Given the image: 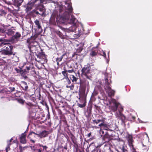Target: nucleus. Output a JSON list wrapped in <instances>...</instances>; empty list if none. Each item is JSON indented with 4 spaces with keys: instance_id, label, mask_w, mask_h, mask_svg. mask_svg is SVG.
I'll list each match as a JSON object with an SVG mask.
<instances>
[{
    "instance_id": "obj_1",
    "label": "nucleus",
    "mask_w": 152,
    "mask_h": 152,
    "mask_svg": "<svg viewBox=\"0 0 152 152\" xmlns=\"http://www.w3.org/2000/svg\"><path fill=\"white\" fill-rule=\"evenodd\" d=\"M89 84L88 81L81 80H80L79 99H82L84 101V103L82 104L78 103V105L79 107L83 108L85 106L86 102L87 94L89 90Z\"/></svg>"
},
{
    "instance_id": "obj_2",
    "label": "nucleus",
    "mask_w": 152,
    "mask_h": 152,
    "mask_svg": "<svg viewBox=\"0 0 152 152\" xmlns=\"http://www.w3.org/2000/svg\"><path fill=\"white\" fill-rule=\"evenodd\" d=\"M65 4L64 6L63 9L65 10L62 16L59 19V21L62 23H64L68 20L70 18V13L72 12L73 9L72 6V3L68 1L64 2Z\"/></svg>"
},
{
    "instance_id": "obj_3",
    "label": "nucleus",
    "mask_w": 152,
    "mask_h": 152,
    "mask_svg": "<svg viewBox=\"0 0 152 152\" xmlns=\"http://www.w3.org/2000/svg\"><path fill=\"white\" fill-rule=\"evenodd\" d=\"M5 44L4 49L0 51V55H7L8 56H11L12 55H14L15 53H14V46L10 43H4Z\"/></svg>"
},
{
    "instance_id": "obj_4",
    "label": "nucleus",
    "mask_w": 152,
    "mask_h": 152,
    "mask_svg": "<svg viewBox=\"0 0 152 152\" xmlns=\"http://www.w3.org/2000/svg\"><path fill=\"white\" fill-rule=\"evenodd\" d=\"M91 67L88 64L85 65L81 70V75L85 76L87 78L90 79V77L88 75L90 74Z\"/></svg>"
},
{
    "instance_id": "obj_5",
    "label": "nucleus",
    "mask_w": 152,
    "mask_h": 152,
    "mask_svg": "<svg viewBox=\"0 0 152 152\" xmlns=\"http://www.w3.org/2000/svg\"><path fill=\"white\" fill-rule=\"evenodd\" d=\"M32 134L37 135L39 137L41 138H42L47 137L49 134V132L48 131L45 130L42 131L39 134H38L32 131L31 132L29 133L28 135V137L31 138L30 136Z\"/></svg>"
},
{
    "instance_id": "obj_6",
    "label": "nucleus",
    "mask_w": 152,
    "mask_h": 152,
    "mask_svg": "<svg viewBox=\"0 0 152 152\" xmlns=\"http://www.w3.org/2000/svg\"><path fill=\"white\" fill-rule=\"evenodd\" d=\"M111 102L112 104L110 106V109L112 111L115 112L117 111V108L120 104L114 99H112Z\"/></svg>"
},
{
    "instance_id": "obj_7",
    "label": "nucleus",
    "mask_w": 152,
    "mask_h": 152,
    "mask_svg": "<svg viewBox=\"0 0 152 152\" xmlns=\"http://www.w3.org/2000/svg\"><path fill=\"white\" fill-rule=\"evenodd\" d=\"M34 23L35 25L36 30L38 31V33L39 34H41L43 31L41 23L39 20L36 19L34 21Z\"/></svg>"
},
{
    "instance_id": "obj_8",
    "label": "nucleus",
    "mask_w": 152,
    "mask_h": 152,
    "mask_svg": "<svg viewBox=\"0 0 152 152\" xmlns=\"http://www.w3.org/2000/svg\"><path fill=\"white\" fill-rule=\"evenodd\" d=\"M34 95L32 94L30 96V99L33 102H35V104H33L32 103L30 102H26L25 104L31 107H37V103L36 101V98L35 96H34Z\"/></svg>"
},
{
    "instance_id": "obj_9",
    "label": "nucleus",
    "mask_w": 152,
    "mask_h": 152,
    "mask_svg": "<svg viewBox=\"0 0 152 152\" xmlns=\"http://www.w3.org/2000/svg\"><path fill=\"white\" fill-rule=\"evenodd\" d=\"M126 138L128 141L129 146L133 144L134 140L132 134H130L129 133H127Z\"/></svg>"
},
{
    "instance_id": "obj_10",
    "label": "nucleus",
    "mask_w": 152,
    "mask_h": 152,
    "mask_svg": "<svg viewBox=\"0 0 152 152\" xmlns=\"http://www.w3.org/2000/svg\"><path fill=\"white\" fill-rule=\"evenodd\" d=\"M42 3H40L39 4H38V5L37 7V9L39 10L40 12H42V13L39 14V15H41L42 16H43L44 15L45 10L44 9V6L43 5Z\"/></svg>"
},
{
    "instance_id": "obj_11",
    "label": "nucleus",
    "mask_w": 152,
    "mask_h": 152,
    "mask_svg": "<svg viewBox=\"0 0 152 152\" xmlns=\"http://www.w3.org/2000/svg\"><path fill=\"white\" fill-rule=\"evenodd\" d=\"M105 81L104 88L105 89L110 90L111 89L110 84L111 82V80H109L106 77L105 78Z\"/></svg>"
},
{
    "instance_id": "obj_12",
    "label": "nucleus",
    "mask_w": 152,
    "mask_h": 152,
    "mask_svg": "<svg viewBox=\"0 0 152 152\" xmlns=\"http://www.w3.org/2000/svg\"><path fill=\"white\" fill-rule=\"evenodd\" d=\"M26 132L25 131L23 133H22L19 139L20 142L23 144H25L26 143Z\"/></svg>"
},
{
    "instance_id": "obj_13",
    "label": "nucleus",
    "mask_w": 152,
    "mask_h": 152,
    "mask_svg": "<svg viewBox=\"0 0 152 152\" xmlns=\"http://www.w3.org/2000/svg\"><path fill=\"white\" fill-rule=\"evenodd\" d=\"M118 117L119 119L121 121V124L125 125V123L127 121L126 117L120 112H119Z\"/></svg>"
},
{
    "instance_id": "obj_14",
    "label": "nucleus",
    "mask_w": 152,
    "mask_h": 152,
    "mask_svg": "<svg viewBox=\"0 0 152 152\" xmlns=\"http://www.w3.org/2000/svg\"><path fill=\"white\" fill-rule=\"evenodd\" d=\"M100 145H98L97 146H95L94 143H92L89 145V147H88V148H89V150L91 152H95L96 149H97L98 148H99Z\"/></svg>"
},
{
    "instance_id": "obj_15",
    "label": "nucleus",
    "mask_w": 152,
    "mask_h": 152,
    "mask_svg": "<svg viewBox=\"0 0 152 152\" xmlns=\"http://www.w3.org/2000/svg\"><path fill=\"white\" fill-rule=\"evenodd\" d=\"M112 138L108 134V132H106L105 134L103 137V140L105 141V142H108L110 140H112Z\"/></svg>"
},
{
    "instance_id": "obj_16",
    "label": "nucleus",
    "mask_w": 152,
    "mask_h": 152,
    "mask_svg": "<svg viewBox=\"0 0 152 152\" xmlns=\"http://www.w3.org/2000/svg\"><path fill=\"white\" fill-rule=\"evenodd\" d=\"M21 37L20 34L19 32H16L15 35L12 36L11 39L13 41H17Z\"/></svg>"
},
{
    "instance_id": "obj_17",
    "label": "nucleus",
    "mask_w": 152,
    "mask_h": 152,
    "mask_svg": "<svg viewBox=\"0 0 152 152\" xmlns=\"http://www.w3.org/2000/svg\"><path fill=\"white\" fill-rule=\"evenodd\" d=\"M5 33L10 36H12L15 33V31L12 28L6 29Z\"/></svg>"
},
{
    "instance_id": "obj_18",
    "label": "nucleus",
    "mask_w": 152,
    "mask_h": 152,
    "mask_svg": "<svg viewBox=\"0 0 152 152\" xmlns=\"http://www.w3.org/2000/svg\"><path fill=\"white\" fill-rule=\"evenodd\" d=\"M21 87L22 89L25 91H27L28 88V86L27 85L26 82L24 81H23L21 82Z\"/></svg>"
},
{
    "instance_id": "obj_19",
    "label": "nucleus",
    "mask_w": 152,
    "mask_h": 152,
    "mask_svg": "<svg viewBox=\"0 0 152 152\" xmlns=\"http://www.w3.org/2000/svg\"><path fill=\"white\" fill-rule=\"evenodd\" d=\"M77 21L76 19L74 16L72 15L71 16V18L69 23L70 24H73V25H76Z\"/></svg>"
},
{
    "instance_id": "obj_20",
    "label": "nucleus",
    "mask_w": 152,
    "mask_h": 152,
    "mask_svg": "<svg viewBox=\"0 0 152 152\" xmlns=\"http://www.w3.org/2000/svg\"><path fill=\"white\" fill-rule=\"evenodd\" d=\"M19 69L15 68V70L18 73H20V74H25V71H26V69H24V70L22 69L20 67Z\"/></svg>"
},
{
    "instance_id": "obj_21",
    "label": "nucleus",
    "mask_w": 152,
    "mask_h": 152,
    "mask_svg": "<svg viewBox=\"0 0 152 152\" xmlns=\"http://www.w3.org/2000/svg\"><path fill=\"white\" fill-rule=\"evenodd\" d=\"M13 140L12 138L9 141H7V145L6 148L5 150L6 152H8V151L10 150V146L11 145V142Z\"/></svg>"
},
{
    "instance_id": "obj_22",
    "label": "nucleus",
    "mask_w": 152,
    "mask_h": 152,
    "mask_svg": "<svg viewBox=\"0 0 152 152\" xmlns=\"http://www.w3.org/2000/svg\"><path fill=\"white\" fill-rule=\"evenodd\" d=\"M39 2L40 3H42V0H30L29 1V3L32 4V5H34L37 2Z\"/></svg>"
},
{
    "instance_id": "obj_23",
    "label": "nucleus",
    "mask_w": 152,
    "mask_h": 152,
    "mask_svg": "<svg viewBox=\"0 0 152 152\" xmlns=\"http://www.w3.org/2000/svg\"><path fill=\"white\" fill-rule=\"evenodd\" d=\"M34 5H32V4H30L29 3V2H28V3L27 4L26 7V10L27 11H31V9H32V7H33Z\"/></svg>"
},
{
    "instance_id": "obj_24",
    "label": "nucleus",
    "mask_w": 152,
    "mask_h": 152,
    "mask_svg": "<svg viewBox=\"0 0 152 152\" xmlns=\"http://www.w3.org/2000/svg\"><path fill=\"white\" fill-rule=\"evenodd\" d=\"M76 25H73L69 28V30L70 31L74 32L76 30Z\"/></svg>"
},
{
    "instance_id": "obj_25",
    "label": "nucleus",
    "mask_w": 152,
    "mask_h": 152,
    "mask_svg": "<svg viewBox=\"0 0 152 152\" xmlns=\"http://www.w3.org/2000/svg\"><path fill=\"white\" fill-rule=\"evenodd\" d=\"M36 55L38 58H42L43 56L45 57V55L44 52H42L37 54Z\"/></svg>"
},
{
    "instance_id": "obj_26",
    "label": "nucleus",
    "mask_w": 152,
    "mask_h": 152,
    "mask_svg": "<svg viewBox=\"0 0 152 152\" xmlns=\"http://www.w3.org/2000/svg\"><path fill=\"white\" fill-rule=\"evenodd\" d=\"M23 0H14V2L15 5H20Z\"/></svg>"
},
{
    "instance_id": "obj_27",
    "label": "nucleus",
    "mask_w": 152,
    "mask_h": 152,
    "mask_svg": "<svg viewBox=\"0 0 152 152\" xmlns=\"http://www.w3.org/2000/svg\"><path fill=\"white\" fill-rule=\"evenodd\" d=\"M97 55V52L93 50H91L90 53V55L91 57H94L96 56Z\"/></svg>"
},
{
    "instance_id": "obj_28",
    "label": "nucleus",
    "mask_w": 152,
    "mask_h": 152,
    "mask_svg": "<svg viewBox=\"0 0 152 152\" xmlns=\"http://www.w3.org/2000/svg\"><path fill=\"white\" fill-rule=\"evenodd\" d=\"M64 56V55H62L60 57H58L56 59V61L57 62V64L58 65L59 64V62L61 61L63 59V57Z\"/></svg>"
},
{
    "instance_id": "obj_29",
    "label": "nucleus",
    "mask_w": 152,
    "mask_h": 152,
    "mask_svg": "<svg viewBox=\"0 0 152 152\" xmlns=\"http://www.w3.org/2000/svg\"><path fill=\"white\" fill-rule=\"evenodd\" d=\"M57 34L60 37L61 39H64L65 38L63 34L60 31H58L56 32Z\"/></svg>"
},
{
    "instance_id": "obj_30",
    "label": "nucleus",
    "mask_w": 152,
    "mask_h": 152,
    "mask_svg": "<svg viewBox=\"0 0 152 152\" xmlns=\"http://www.w3.org/2000/svg\"><path fill=\"white\" fill-rule=\"evenodd\" d=\"M5 39L3 38L0 39V47L3 46L4 44H5L4 42L5 41Z\"/></svg>"
},
{
    "instance_id": "obj_31",
    "label": "nucleus",
    "mask_w": 152,
    "mask_h": 152,
    "mask_svg": "<svg viewBox=\"0 0 152 152\" xmlns=\"http://www.w3.org/2000/svg\"><path fill=\"white\" fill-rule=\"evenodd\" d=\"M93 123L94 124H98L100 123V122H103V120L102 119H98V120H93Z\"/></svg>"
},
{
    "instance_id": "obj_32",
    "label": "nucleus",
    "mask_w": 152,
    "mask_h": 152,
    "mask_svg": "<svg viewBox=\"0 0 152 152\" xmlns=\"http://www.w3.org/2000/svg\"><path fill=\"white\" fill-rule=\"evenodd\" d=\"M27 146H25L22 147L21 145H19V148L20 152H22L23 151L25 150V149L27 148Z\"/></svg>"
},
{
    "instance_id": "obj_33",
    "label": "nucleus",
    "mask_w": 152,
    "mask_h": 152,
    "mask_svg": "<svg viewBox=\"0 0 152 152\" xmlns=\"http://www.w3.org/2000/svg\"><path fill=\"white\" fill-rule=\"evenodd\" d=\"M67 70H65L62 72V73L64 77V78L66 79V78L68 77L67 73Z\"/></svg>"
},
{
    "instance_id": "obj_34",
    "label": "nucleus",
    "mask_w": 152,
    "mask_h": 152,
    "mask_svg": "<svg viewBox=\"0 0 152 152\" xmlns=\"http://www.w3.org/2000/svg\"><path fill=\"white\" fill-rule=\"evenodd\" d=\"M115 91L112 90L108 93V95L110 97L113 96L114 95Z\"/></svg>"
},
{
    "instance_id": "obj_35",
    "label": "nucleus",
    "mask_w": 152,
    "mask_h": 152,
    "mask_svg": "<svg viewBox=\"0 0 152 152\" xmlns=\"http://www.w3.org/2000/svg\"><path fill=\"white\" fill-rule=\"evenodd\" d=\"M71 79L72 80V82H76L77 81V78H76L74 75H72V77H71Z\"/></svg>"
},
{
    "instance_id": "obj_36",
    "label": "nucleus",
    "mask_w": 152,
    "mask_h": 152,
    "mask_svg": "<svg viewBox=\"0 0 152 152\" xmlns=\"http://www.w3.org/2000/svg\"><path fill=\"white\" fill-rule=\"evenodd\" d=\"M70 135L71 136L70 137L71 138V139L72 141V142L74 144H75V142L74 141V139L75 138V137L74 135L72 134V133L70 132Z\"/></svg>"
},
{
    "instance_id": "obj_37",
    "label": "nucleus",
    "mask_w": 152,
    "mask_h": 152,
    "mask_svg": "<svg viewBox=\"0 0 152 152\" xmlns=\"http://www.w3.org/2000/svg\"><path fill=\"white\" fill-rule=\"evenodd\" d=\"M135 118L134 116L130 115L129 116L128 118V120L129 121H134L135 119Z\"/></svg>"
},
{
    "instance_id": "obj_38",
    "label": "nucleus",
    "mask_w": 152,
    "mask_h": 152,
    "mask_svg": "<svg viewBox=\"0 0 152 152\" xmlns=\"http://www.w3.org/2000/svg\"><path fill=\"white\" fill-rule=\"evenodd\" d=\"M66 87L70 88L71 90H72L74 89V84L72 83L71 86L66 85Z\"/></svg>"
},
{
    "instance_id": "obj_39",
    "label": "nucleus",
    "mask_w": 152,
    "mask_h": 152,
    "mask_svg": "<svg viewBox=\"0 0 152 152\" xmlns=\"http://www.w3.org/2000/svg\"><path fill=\"white\" fill-rule=\"evenodd\" d=\"M83 49V46H81L79 47L78 48H77V52L78 53H80L81 52L82 50Z\"/></svg>"
},
{
    "instance_id": "obj_40",
    "label": "nucleus",
    "mask_w": 152,
    "mask_h": 152,
    "mask_svg": "<svg viewBox=\"0 0 152 152\" xmlns=\"http://www.w3.org/2000/svg\"><path fill=\"white\" fill-rule=\"evenodd\" d=\"M62 121L64 123L65 125H66V126L69 127V125L67 124V121L65 119H63L62 120Z\"/></svg>"
},
{
    "instance_id": "obj_41",
    "label": "nucleus",
    "mask_w": 152,
    "mask_h": 152,
    "mask_svg": "<svg viewBox=\"0 0 152 152\" xmlns=\"http://www.w3.org/2000/svg\"><path fill=\"white\" fill-rule=\"evenodd\" d=\"M18 101L20 103L22 104H23L25 102V101L22 99H19Z\"/></svg>"
},
{
    "instance_id": "obj_42",
    "label": "nucleus",
    "mask_w": 152,
    "mask_h": 152,
    "mask_svg": "<svg viewBox=\"0 0 152 152\" xmlns=\"http://www.w3.org/2000/svg\"><path fill=\"white\" fill-rule=\"evenodd\" d=\"M104 129L108 131H113V129H110V128L109 127H108L107 124L106 126H104Z\"/></svg>"
},
{
    "instance_id": "obj_43",
    "label": "nucleus",
    "mask_w": 152,
    "mask_h": 152,
    "mask_svg": "<svg viewBox=\"0 0 152 152\" xmlns=\"http://www.w3.org/2000/svg\"><path fill=\"white\" fill-rule=\"evenodd\" d=\"M42 101L40 102V103L43 104V105H46L47 106V104L46 103V102H45L43 99H42Z\"/></svg>"
},
{
    "instance_id": "obj_44",
    "label": "nucleus",
    "mask_w": 152,
    "mask_h": 152,
    "mask_svg": "<svg viewBox=\"0 0 152 152\" xmlns=\"http://www.w3.org/2000/svg\"><path fill=\"white\" fill-rule=\"evenodd\" d=\"M6 28H0V33H5Z\"/></svg>"
},
{
    "instance_id": "obj_45",
    "label": "nucleus",
    "mask_w": 152,
    "mask_h": 152,
    "mask_svg": "<svg viewBox=\"0 0 152 152\" xmlns=\"http://www.w3.org/2000/svg\"><path fill=\"white\" fill-rule=\"evenodd\" d=\"M32 134H32L30 136L31 138L28 137V138L30 139V141L31 142H32L33 143H34L35 142V141L34 140L32 139V138H33L32 135Z\"/></svg>"
},
{
    "instance_id": "obj_46",
    "label": "nucleus",
    "mask_w": 152,
    "mask_h": 152,
    "mask_svg": "<svg viewBox=\"0 0 152 152\" xmlns=\"http://www.w3.org/2000/svg\"><path fill=\"white\" fill-rule=\"evenodd\" d=\"M31 67H30L26 66V71H25V74H26L28 72V71L30 69Z\"/></svg>"
},
{
    "instance_id": "obj_47",
    "label": "nucleus",
    "mask_w": 152,
    "mask_h": 152,
    "mask_svg": "<svg viewBox=\"0 0 152 152\" xmlns=\"http://www.w3.org/2000/svg\"><path fill=\"white\" fill-rule=\"evenodd\" d=\"M39 145L40 147H42L43 148V150L44 149L45 150H46L48 148L45 145L43 146V145L40 144H39Z\"/></svg>"
},
{
    "instance_id": "obj_48",
    "label": "nucleus",
    "mask_w": 152,
    "mask_h": 152,
    "mask_svg": "<svg viewBox=\"0 0 152 152\" xmlns=\"http://www.w3.org/2000/svg\"><path fill=\"white\" fill-rule=\"evenodd\" d=\"M106 126V124H104V121L99 125V126L100 127L103 126L104 127V126Z\"/></svg>"
},
{
    "instance_id": "obj_49",
    "label": "nucleus",
    "mask_w": 152,
    "mask_h": 152,
    "mask_svg": "<svg viewBox=\"0 0 152 152\" xmlns=\"http://www.w3.org/2000/svg\"><path fill=\"white\" fill-rule=\"evenodd\" d=\"M0 12L1 13V14L3 15H5L7 14L6 12L3 10H1Z\"/></svg>"
},
{
    "instance_id": "obj_50",
    "label": "nucleus",
    "mask_w": 152,
    "mask_h": 152,
    "mask_svg": "<svg viewBox=\"0 0 152 152\" xmlns=\"http://www.w3.org/2000/svg\"><path fill=\"white\" fill-rule=\"evenodd\" d=\"M66 79V81L67 84L68 85L70 84L71 83V81L69 80L68 77H67L66 78V79Z\"/></svg>"
},
{
    "instance_id": "obj_51",
    "label": "nucleus",
    "mask_w": 152,
    "mask_h": 152,
    "mask_svg": "<svg viewBox=\"0 0 152 152\" xmlns=\"http://www.w3.org/2000/svg\"><path fill=\"white\" fill-rule=\"evenodd\" d=\"M34 152H41L42 150L41 149H34Z\"/></svg>"
},
{
    "instance_id": "obj_52",
    "label": "nucleus",
    "mask_w": 152,
    "mask_h": 152,
    "mask_svg": "<svg viewBox=\"0 0 152 152\" xmlns=\"http://www.w3.org/2000/svg\"><path fill=\"white\" fill-rule=\"evenodd\" d=\"M12 99L11 97H7L5 98V100L7 101H10Z\"/></svg>"
},
{
    "instance_id": "obj_53",
    "label": "nucleus",
    "mask_w": 152,
    "mask_h": 152,
    "mask_svg": "<svg viewBox=\"0 0 152 152\" xmlns=\"http://www.w3.org/2000/svg\"><path fill=\"white\" fill-rule=\"evenodd\" d=\"M101 55L103 56L104 57L106 58V54L104 52H103L102 53H101Z\"/></svg>"
},
{
    "instance_id": "obj_54",
    "label": "nucleus",
    "mask_w": 152,
    "mask_h": 152,
    "mask_svg": "<svg viewBox=\"0 0 152 152\" xmlns=\"http://www.w3.org/2000/svg\"><path fill=\"white\" fill-rule=\"evenodd\" d=\"M10 91L11 92L15 91V88L14 87H10Z\"/></svg>"
},
{
    "instance_id": "obj_55",
    "label": "nucleus",
    "mask_w": 152,
    "mask_h": 152,
    "mask_svg": "<svg viewBox=\"0 0 152 152\" xmlns=\"http://www.w3.org/2000/svg\"><path fill=\"white\" fill-rule=\"evenodd\" d=\"M42 96L40 94V93L39 92V97H38V99L39 100H41L42 99Z\"/></svg>"
},
{
    "instance_id": "obj_56",
    "label": "nucleus",
    "mask_w": 152,
    "mask_h": 152,
    "mask_svg": "<svg viewBox=\"0 0 152 152\" xmlns=\"http://www.w3.org/2000/svg\"><path fill=\"white\" fill-rule=\"evenodd\" d=\"M74 72V70L73 69L70 70H67V72H68L69 73H71L73 72Z\"/></svg>"
},
{
    "instance_id": "obj_57",
    "label": "nucleus",
    "mask_w": 152,
    "mask_h": 152,
    "mask_svg": "<svg viewBox=\"0 0 152 152\" xmlns=\"http://www.w3.org/2000/svg\"><path fill=\"white\" fill-rule=\"evenodd\" d=\"M88 113V116H90L91 114V109H90L89 111H88L87 112Z\"/></svg>"
},
{
    "instance_id": "obj_58",
    "label": "nucleus",
    "mask_w": 152,
    "mask_h": 152,
    "mask_svg": "<svg viewBox=\"0 0 152 152\" xmlns=\"http://www.w3.org/2000/svg\"><path fill=\"white\" fill-rule=\"evenodd\" d=\"M94 107H95V108L96 109H99V107L97 106H96V105H94Z\"/></svg>"
},
{
    "instance_id": "obj_59",
    "label": "nucleus",
    "mask_w": 152,
    "mask_h": 152,
    "mask_svg": "<svg viewBox=\"0 0 152 152\" xmlns=\"http://www.w3.org/2000/svg\"><path fill=\"white\" fill-rule=\"evenodd\" d=\"M91 132L88 133L87 135V136L88 137H89L91 136Z\"/></svg>"
},
{
    "instance_id": "obj_60",
    "label": "nucleus",
    "mask_w": 152,
    "mask_h": 152,
    "mask_svg": "<svg viewBox=\"0 0 152 152\" xmlns=\"http://www.w3.org/2000/svg\"><path fill=\"white\" fill-rule=\"evenodd\" d=\"M50 118V114L49 113L48 116V120Z\"/></svg>"
},
{
    "instance_id": "obj_61",
    "label": "nucleus",
    "mask_w": 152,
    "mask_h": 152,
    "mask_svg": "<svg viewBox=\"0 0 152 152\" xmlns=\"http://www.w3.org/2000/svg\"><path fill=\"white\" fill-rule=\"evenodd\" d=\"M35 13L37 15H39V13L38 12V11H36V12H35Z\"/></svg>"
},
{
    "instance_id": "obj_62",
    "label": "nucleus",
    "mask_w": 152,
    "mask_h": 152,
    "mask_svg": "<svg viewBox=\"0 0 152 152\" xmlns=\"http://www.w3.org/2000/svg\"><path fill=\"white\" fill-rule=\"evenodd\" d=\"M46 86L47 87L50 88L51 87V86L50 85H49L48 86H47V85H46Z\"/></svg>"
},
{
    "instance_id": "obj_63",
    "label": "nucleus",
    "mask_w": 152,
    "mask_h": 152,
    "mask_svg": "<svg viewBox=\"0 0 152 152\" xmlns=\"http://www.w3.org/2000/svg\"><path fill=\"white\" fill-rule=\"evenodd\" d=\"M35 134H34V135H33V138H35Z\"/></svg>"
},
{
    "instance_id": "obj_64",
    "label": "nucleus",
    "mask_w": 152,
    "mask_h": 152,
    "mask_svg": "<svg viewBox=\"0 0 152 152\" xmlns=\"http://www.w3.org/2000/svg\"><path fill=\"white\" fill-rule=\"evenodd\" d=\"M110 152H114L113 151L111 150H110Z\"/></svg>"
}]
</instances>
